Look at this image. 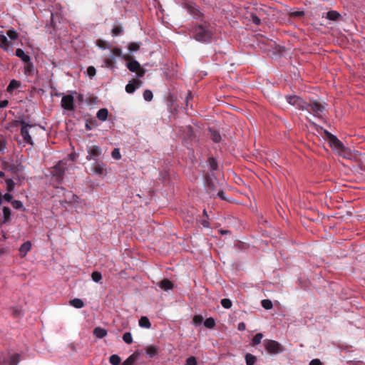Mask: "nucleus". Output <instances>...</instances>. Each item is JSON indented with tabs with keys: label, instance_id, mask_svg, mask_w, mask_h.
Instances as JSON below:
<instances>
[{
	"label": "nucleus",
	"instance_id": "58",
	"mask_svg": "<svg viewBox=\"0 0 365 365\" xmlns=\"http://www.w3.org/2000/svg\"><path fill=\"white\" fill-rule=\"evenodd\" d=\"M9 104V101L7 100L0 101V108H6Z\"/></svg>",
	"mask_w": 365,
	"mask_h": 365
},
{
	"label": "nucleus",
	"instance_id": "54",
	"mask_svg": "<svg viewBox=\"0 0 365 365\" xmlns=\"http://www.w3.org/2000/svg\"><path fill=\"white\" fill-rule=\"evenodd\" d=\"M13 197L9 193H6L4 195H2V200H5L7 202H11Z\"/></svg>",
	"mask_w": 365,
	"mask_h": 365
},
{
	"label": "nucleus",
	"instance_id": "26",
	"mask_svg": "<svg viewBox=\"0 0 365 365\" xmlns=\"http://www.w3.org/2000/svg\"><path fill=\"white\" fill-rule=\"evenodd\" d=\"M31 243L29 242H26L20 247L19 251L21 254L25 255L28 252V251L31 250Z\"/></svg>",
	"mask_w": 365,
	"mask_h": 365
},
{
	"label": "nucleus",
	"instance_id": "33",
	"mask_svg": "<svg viewBox=\"0 0 365 365\" xmlns=\"http://www.w3.org/2000/svg\"><path fill=\"white\" fill-rule=\"evenodd\" d=\"M139 48L140 43H138L133 42L128 45V50L129 52L131 53L138 51L139 50Z\"/></svg>",
	"mask_w": 365,
	"mask_h": 365
},
{
	"label": "nucleus",
	"instance_id": "51",
	"mask_svg": "<svg viewBox=\"0 0 365 365\" xmlns=\"http://www.w3.org/2000/svg\"><path fill=\"white\" fill-rule=\"evenodd\" d=\"M87 73L90 77H93L96 75V68L93 66H89L87 68Z\"/></svg>",
	"mask_w": 365,
	"mask_h": 365
},
{
	"label": "nucleus",
	"instance_id": "16",
	"mask_svg": "<svg viewBox=\"0 0 365 365\" xmlns=\"http://www.w3.org/2000/svg\"><path fill=\"white\" fill-rule=\"evenodd\" d=\"M145 353L148 357H153L158 354V347L155 345L147 346L145 349Z\"/></svg>",
	"mask_w": 365,
	"mask_h": 365
},
{
	"label": "nucleus",
	"instance_id": "61",
	"mask_svg": "<svg viewBox=\"0 0 365 365\" xmlns=\"http://www.w3.org/2000/svg\"><path fill=\"white\" fill-rule=\"evenodd\" d=\"M14 314L16 315V316H19L20 315V311L16 310L14 312Z\"/></svg>",
	"mask_w": 365,
	"mask_h": 365
},
{
	"label": "nucleus",
	"instance_id": "42",
	"mask_svg": "<svg viewBox=\"0 0 365 365\" xmlns=\"http://www.w3.org/2000/svg\"><path fill=\"white\" fill-rule=\"evenodd\" d=\"M123 340L126 343V344H131L132 341H133V337H132V335L130 332H125L123 336Z\"/></svg>",
	"mask_w": 365,
	"mask_h": 365
},
{
	"label": "nucleus",
	"instance_id": "53",
	"mask_svg": "<svg viewBox=\"0 0 365 365\" xmlns=\"http://www.w3.org/2000/svg\"><path fill=\"white\" fill-rule=\"evenodd\" d=\"M122 29L120 27H115L112 30V33L114 36H118L122 33Z\"/></svg>",
	"mask_w": 365,
	"mask_h": 365
},
{
	"label": "nucleus",
	"instance_id": "31",
	"mask_svg": "<svg viewBox=\"0 0 365 365\" xmlns=\"http://www.w3.org/2000/svg\"><path fill=\"white\" fill-rule=\"evenodd\" d=\"M245 360L247 365H254L256 362V357L250 354H247Z\"/></svg>",
	"mask_w": 365,
	"mask_h": 365
},
{
	"label": "nucleus",
	"instance_id": "17",
	"mask_svg": "<svg viewBox=\"0 0 365 365\" xmlns=\"http://www.w3.org/2000/svg\"><path fill=\"white\" fill-rule=\"evenodd\" d=\"M16 56L20 58L25 63H28L31 61L30 56L26 54L21 48L16 49Z\"/></svg>",
	"mask_w": 365,
	"mask_h": 365
},
{
	"label": "nucleus",
	"instance_id": "41",
	"mask_svg": "<svg viewBox=\"0 0 365 365\" xmlns=\"http://www.w3.org/2000/svg\"><path fill=\"white\" fill-rule=\"evenodd\" d=\"M210 131H211L212 139L213 140V141H215V143L220 142L221 140V136H220V133H217V131L212 130H211Z\"/></svg>",
	"mask_w": 365,
	"mask_h": 365
},
{
	"label": "nucleus",
	"instance_id": "44",
	"mask_svg": "<svg viewBox=\"0 0 365 365\" xmlns=\"http://www.w3.org/2000/svg\"><path fill=\"white\" fill-rule=\"evenodd\" d=\"M153 93L149 90H145L143 93V98L146 101H150L153 99Z\"/></svg>",
	"mask_w": 365,
	"mask_h": 365
},
{
	"label": "nucleus",
	"instance_id": "18",
	"mask_svg": "<svg viewBox=\"0 0 365 365\" xmlns=\"http://www.w3.org/2000/svg\"><path fill=\"white\" fill-rule=\"evenodd\" d=\"M138 359V354L134 353L128 356L121 365H134L137 359Z\"/></svg>",
	"mask_w": 365,
	"mask_h": 365
},
{
	"label": "nucleus",
	"instance_id": "7",
	"mask_svg": "<svg viewBox=\"0 0 365 365\" xmlns=\"http://www.w3.org/2000/svg\"><path fill=\"white\" fill-rule=\"evenodd\" d=\"M305 110L310 113H313L314 116L321 118L324 110V107L321 103L313 101L310 103H307V108Z\"/></svg>",
	"mask_w": 365,
	"mask_h": 365
},
{
	"label": "nucleus",
	"instance_id": "34",
	"mask_svg": "<svg viewBox=\"0 0 365 365\" xmlns=\"http://www.w3.org/2000/svg\"><path fill=\"white\" fill-rule=\"evenodd\" d=\"M263 334L261 333L257 334L252 339V343L253 346L257 345L261 343Z\"/></svg>",
	"mask_w": 365,
	"mask_h": 365
},
{
	"label": "nucleus",
	"instance_id": "57",
	"mask_svg": "<svg viewBox=\"0 0 365 365\" xmlns=\"http://www.w3.org/2000/svg\"><path fill=\"white\" fill-rule=\"evenodd\" d=\"M97 45L102 49H106V42L103 41H98L97 42Z\"/></svg>",
	"mask_w": 365,
	"mask_h": 365
},
{
	"label": "nucleus",
	"instance_id": "36",
	"mask_svg": "<svg viewBox=\"0 0 365 365\" xmlns=\"http://www.w3.org/2000/svg\"><path fill=\"white\" fill-rule=\"evenodd\" d=\"M91 278L93 282L98 283L102 279V274L99 272H93L91 274Z\"/></svg>",
	"mask_w": 365,
	"mask_h": 365
},
{
	"label": "nucleus",
	"instance_id": "19",
	"mask_svg": "<svg viewBox=\"0 0 365 365\" xmlns=\"http://www.w3.org/2000/svg\"><path fill=\"white\" fill-rule=\"evenodd\" d=\"M158 286L165 291H168L173 287V283L167 279H165L159 282Z\"/></svg>",
	"mask_w": 365,
	"mask_h": 365
},
{
	"label": "nucleus",
	"instance_id": "13",
	"mask_svg": "<svg viewBox=\"0 0 365 365\" xmlns=\"http://www.w3.org/2000/svg\"><path fill=\"white\" fill-rule=\"evenodd\" d=\"M106 168L103 163L96 161L91 165V170L95 175H101L104 173Z\"/></svg>",
	"mask_w": 365,
	"mask_h": 365
},
{
	"label": "nucleus",
	"instance_id": "37",
	"mask_svg": "<svg viewBox=\"0 0 365 365\" xmlns=\"http://www.w3.org/2000/svg\"><path fill=\"white\" fill-rule=\"evenodd\" d=\"M262 306L267 310L271 309L273 307L272 302L269 299H263L262 301Z\"/></svg>",
	"mask_w": 365,
	"mask_h": 365
},
{
	"label": "nucleus",
	"instance_id": "10",
	"mask_svg": "<svg viewBox=\"0 0 365 365\" xmlns=\"http://www.w3.org/2000/svg\"><path fill=\"white\" fill-rule=\"evenodd\" d=\"M61 106L67 110H72L74 108V98L71 95H66L62 97Z\"/></svg>",
	"mask_w": 365,
	"mask_h": 365
},
{
	"label": "nucleus",
	"instance_id": "6",
	"mask_svg": "<svg viewBox=\"0 0 365 365\" xmlns=\"http://www.w3.org/2000/svg\"><path fill=\"white\" fill-rule=\"evenodd\" d=\"M264 346L266 350L271 354H277L283 351L282 345L277 341L265 339Z\"/></svg>",
	"mask_w": 365,
	"mask_h": 365
},
{
	"label": "nucleus",
	"instance_id": "50",
	"mask_svg": "<svg viewBox=\"0 0 365 365\" xmlns=\"http://www.w3.org/2000/svg\"><path fill=\"white\" fill-rule=\"evenodd\" d=\"M13 207L16 209H21L23 207V203L19 200L11 201Z\"/></svg>",
	"mask_w": 365,
	"mask_h": 365
},
{
	"label": "nucleus",
	"instance_id": "64",
	"mask_svg": "<svg viewBox=\"0 0 365 365\" xmlns=\"http://www.w3.org/2000/svg\"><path fill=\"white\" fill-rule=\"evenodd\" d=\"M86 128L89 130L91 129L90 126L88 124H86Z\"/></svg>",
	"mask_w": 365,
	"mask_h": 365
},
{
	"label": "nucleus",
	"instance_id": "20",
	"mask_svg": "<svg viewBox=\"0 0 365 365\" xmlns=\"http://www.w3.org/2000/svg\"><path fill=\"white\" fill-rule=\"evenodd\" d=\"M93 334L98 339H102L107 335V331L101 327H96L93 330Z\"/></svg>",
	"mask_w": 365,
	"mask_h": 365
},
{
	"label": "nucleus",
	"instance_id": "12",
	"mask_svg": "<svg viewBox=\"0 0 365 365\" xmlns=\"http://www.w3.org/2000/svg\"><path fill=\"white\" fill-rule=\"evenodd\" d=\"M51 173L56 182L59 183L62 181L64 170L62 168L61 164H58L57 165L54 166Z\"/></svg>",
	"mask_w": 365,
	"mask_h": 365
},
{
	"label": "nucleus",
	"instance_id": "28",
	"mask_svg": "<svg viewBox=\"0 0 365 365\" xmlns=\"http://www.w3.org/2000/svg\"><path fill=\"white\" fill-rule=\"evenodd\" d=\"M6 34L11 41L16 40L19 37L18 33L14 29H9Z\"/></svg>",
	"mask_w": 365,
	"mask_h": 365
},
{
	"label": "nucleus",
	"instance_id": "9",
	"mask_svg": "<svg viewBox=\"0 0 365 365\" xmlns=\"http://www.w3.org/2000/svg\"><path fill=\"white\" fill-rule=\"evenodd\" d=\"M13 44L10 40L4 35V32L0 33V48L7 52L13 51Z\"/></svg>",
	"mask_w": 365,
	"mask_h": 365
},
{
	"label": "nucleus",
	"instance_id": "1",
	"mask_svg": "<svg viewBox=\"0 0 365 365\" xmlns=\"http://www.w3.org/2000/svg\"><path fill=\"white\" fill-rule=\"evenodd\" d=\"M191 38L198 42L208 43L211 41L212 32L207 24H196L189 29Z\"/></svg>",
	"mask_w": 365,
	"mask_h": 365
},
{
	"label": "nucleus",
	"instance_id": "59",
	"mask_svg": "<svg viewBox=\"0 0 365 365\" xmlns=\"http://www.w3.org/2000/svg\"><path fill=\"white\" fill-rule=\"evenodd\" d=\"M237 328H238V329H239L240 331H244V330H245V329H246L245 324V323H243V322L239 323Z\"/></svg>",
	"mask_w": 365,
	"mask_h": 365
},
{
	"label": "nucleus",
	"instance_id": "11",
	"mask_svg": "<svg viewBox=\"0 0 365 365\" xmlns=\"http://www.w3.org/2000/svg\"><path fill=\"white\" fill-rule=\"evenodd\" d=\"M126 66L131 72H137L139 77L143 76L144 71L140 69V65L137 61H130V62L127 63Z\"/></svg>",
	"mask_w": 365,
	"mask_h": 365
},
{
	"label": "nucleus",
	"instance_id": "63",
	"mask_svg": "<svg viewBox=\"0 0 365 365\" xmlns=\"http://www.w3.org/2000/svg\"><path fill=\"white\" fill-rule=\"evenodd\" d=\"M2 203V195L0 192V205Z\"/></svg>",
	"mask_w": 365,
	"mask_h": 365
},
{
	"label": "nucleus",
	"instance_id": "45",
	"mask_svg": "<svg viewBox=\"0 0 365 365\" xmlns=\"http://www.w3.org/2000/svg\"><path fill=\"white\" fill-rule=\"evenodd\" d=\"M111 156L115 160H119L121 158L120 150L118 148H114L111 153Z\"/></svg>",
	"mask_w": 365,
	"mask_h": 365
},
{
	"label": "nucleus",
	"instance_id": "62",
	"mask_svg": "<svg viewBox=\"0 0 365 365\" xmlns=\"http://www.w3.org/2000/svg\"><path fill=\"white\" fill-rule=\"evenodd\" d=\"M4 173L3 171H0V177H4Z\"/></svg>",
	"mask_w": 365,
	"mask_h": 365
},
{
	"label": "nucleus",
	"instance_id": "52",
	"mask_svg": "<svg viewBox=\"0 0 365 365\" xmlns=\"http://www.w3.org/2000/svg\"><path fill=\"white\" fill-rule=\"evenodd\" d=\"M251 21L255 25H259L261 23L260 19L258 16H257L256 15H252Z\"/></svg>",
	"mask_w": 365,
	"mask_h": 365
},
{
	"label": "nucleus",
	"instance_id": "27",
	"mask_svg": "<svg viewBox=\"0 0 365 365\" xmlns=\"http://www.w3.org/2000/svg\"><path fill=\"white\" fill-rule=\"evenodd\" d=\"M135 83H138V82L137 81H135L134 83H129L128 84L126 85L125 86V91L127 93H133L135 89L138 87L135 86Z\"/></svg>",
	"mask_w": 365,
	"mask_h": 365
},
{
	"label": "nucleus",
	"instance_id": "35",
	"mask_svg": "<svg viewBox=\"0 0 365 365\" xmlns=\"http://www.w3.org/2000/svg\"><path fill=\"white\" fill-rule=\"evenodd\" d=\"M113 59H115V58H113L112 55L110 56V58L105 59L103 61V66L108 67V68H113L114 67Z\"/></svg>",
	"mask_w": 365,
	"mask_h": 365
},
{
	"label": "nucleus",
	"instance_id": "38",
	"mask_svg": "<svg viewBox=\"0 0 365 365\" xmlns=\"http://www.w3.org/2000/svg\"><path fill=\"white\" fill-rule=\"evenodd\" d=\"M215 322L212 318H208L204 322V326L208 329H212L215 327Z\"/></svg>",
	"mask_w": 365,
	"mask_h": 365
},
{
	"label": "nucleus",
	"instance_id": "24",
	"mask_svg": "<svg viewBox=\"0 0 365 365\" xmlns=\"http://www.w3.org/2000/svg\"><path fill=\"white\" fill-rule=\"evenodd\" d=\"M325 16L329 20L336 21L339 18L340 14L336 11H329L326 13Z\"/></svg>",
	"mask_w": 365,
	"mask_h": 365
},
{
	"label": "nucleus",
	"instance_id": "49",
	"mask_svg": "<svg viewBox=\"0 0 365 365\" xmlns=\"http://www.w3.org/2000/svg\"><path fill=\"white\" fill-rule=\"evenodd\" d=\"M215 195H217L221 200H227L226 197H225V192L223 190H222L220 188L216 192Z\"/></svg>",
	"mask_w": 365,
	"mask_h": 365
},
{
	"label": "nucleus",
	"instance_id": "25",
	"mask_svg": "<svg viewBox=\"0 0 365 365\" xmlns=\"http://www.w3.org/2000/svg\"><path fill=\"white\" fill-rule=\"evenodd\" d=\"M65 196L66 197V200L67 201V199H68V202L70 203H74V202H78V197L77 195H74L73 193H72L71 192H67V193Z\"/></svg>",
	"mask_w": 365,
	"mask_h": 365
},
{
	"label": "nucleus",
	"instance_id": "2",
	"mask_svg": "<svg viewBox=\"0 0 365 365\" xmlns=\"http://www.w3.org/2000/svg\"><path fill=\"white\" fill-rule=\"evenodd\" d=\"M21 125V136L22 139L19 140V145L22 147L26 145L34 146L32 136L35 135L38 128L36 125L27 123L24 120L19 122Z\"/></svg>",
	"mask_w": 365,
	"mask_h": 365
},
{
	"label": "nucleus",
	"instance_id": "22",
	"mask_svg": "<svg viewBox=\"0 0 365 365\" xmlns=\"http://www.w3.org/2000/svg\"><path fill=\"white\" fill-rule=\"evenodd\" d=\"M139 326L142 328L149 329L151 327V324L147 317H141L139 319Z\"/></svg>",
	"mask_w": 365,
	"mask_h": 365
},
{
	"label": "nucleus",
	"instance_id": "14",
	"mask_svg": "<svg viewBox=\"0 0 365 365\" xmlns=\"http://www.w3.org/2000/svg\"><path fill=\"white\" fill-rule=\"evenodd\" d=\"M207 189L211 196H215L216 192L220 189L219 185L211 178L207 180Z\"/></svg>",
	"mask_w": 365,
	"mask_h": 365
},
{
	"label": "nucleus",
	"instance_id": "8",
	"mask_svg": "<svg viewBox=\"0 0 365 365\" xmlns=\"http://www.w3.org/2000/svg\"><path fill=\"white\" fill-rule=\"evenodd\" d=\"M88 160H97L102 155V150L98 145H91L87 148Z\"/></svg>",
	"mask_w": 365,
	"mask_h": 365
},
{
	"label": "nucleus",
	"instance_id": "55",
	"mask_svg": "<svg viewBox=\"0 0 365 365\" xmlns=\"http://www.w3.org/2000/svg\"><path fill=\"white\" fill-rule=\"evenodd\" d=\"M291 15L292 16H295V17H299V16H302L304 15V11H294V12H292L291 14Z\"/></svg>",
	"mask_w": 365,
	"mask_h": 365
},
{
	"label": "nucleus",
	"instance_id": "60",
	"mask_svg": "<svg viewBox=\"0 0 365 365\" xmlns=\"http://www.w3.org/2000/svg\"><path fill=\"white\" fill-rule=\"evenodd\" d=\"M220 232L222 234V235H225V234H227L229 232L228 230H221Z\"/></svg>",
	"mask_w": 365,
	"mask_h": 365
},
{
	"label": "nucleus",
	"instance_id": "47",
	"mask_svg": "<svg viewBox=\"0 0 365 365\" xmlns=\"http://www.w3.org/2000/svg\"><path fill=\"white\" fill-rule=\"evenodd\" d=\"M185 365H197L196 358L194 356H190L186 359Z\"/></svg>",
	"mask_w": 365,
	"mask_h": 365
},
{
	"label": "nucleus",
	"instance_id": "46",
	"mask_svg": "<svg viewBox=\"0 0 365 365\" xmlns=\"http://www.w3.org/2000/svg\"><path fill=\"white\" fill-rule=\"evenodd\" d=\"M6 182L7 186V190L9 192L12 191L15 186V183L14 182V181L11 179H7L6 180Z\"/></svg>",
	"mask_w": 365,
	"mask_h": 365
},
{
	"label": "nucleus",
	"instance_id": "23",
	"mask_svg": "<svg viewBox=\"0 0 365 365\" xmlns=\"http://www.w3.org/2000/svg\"><path fill=\"white\" fill-rule=\"evenodd\" d=\"M21 86V83L16 80H11L7 87V91L11 93L14 89H16Z\"/></svg>",
	"mask_w": 365,
	"mask_h": 365
},
{
	"label": "nucleus",
	"instance_id": "4",
	"mask_svg": "<svg viewBox=\"0 0 365 365\" xmlns=\"http://www.w3.org/2000/svg\"><path fill=\"white\" fill-rule=\"evenodd\" d=\"M327 137L329 138L330 140V143L331 146L338 150L340 152V154L344 155V157H348L347 155L349 153V150L346 148H345L343 144L341 143L339 140L337 139V138L330 133L325 131Z\"/></svg>",
	"mask_w": 365,
	"mask_h": 365
},
{
	"label": "nucleus",
	"instance_id": "48",
	"mask_svg": "<svg viewBox=\"0 0 365 365\" xmlns=\"http://www.w3.org/2000/svg\"><path fill=\"white\" fill-rule=\"evenodd\" d=\"M6 148V140L3 135H0V153L4 151Z\"/></svg>",
	"mask_w": 365,
	"mask_h": 365
},
{
	"label": "nucleus",
	"instance_id": "29",
	"mask_svg": "<svg viewBox=\"0 0 365 365\" xmlns=\"http://www.w3.org/2000/svg\"><path fill=\"white\" fill-rule=\"evenodd\" d=\"M120 361V357L117 354L111 355L109 359V361L112 365H119Z\"/></svg>",
	"mask_w": 365,
	"mask_h": 365
},
{
	"label": "nucleus",
	"instance_id": "32",
	"mask_svg": "<svg viewBox=\"0 0 365 365\" xmlns=\"http://www.w3.org/2000/svg\"><path fill=\"white\" fill-rule=\"evenodd\" d=\"M2 211H3L4 222H6L10 219L11 210L8 207H4Z\"/></svg>",
	"mask_w": 365,
	"mask_h": 365
},
{
	"label": "nucleus",
	"instance_id": "39",
	"mask_svg": "<svg viewBox=\"0 0 365 365\" xmlns=\"http://www.w3.org/2000/svg\"><path fill=\"white\" fill-rule=\"evenodd\" d=\"M221 304L225 309H230L232 303L230 299L225 298L221 300Z\"/></svg>",
	"mask_w": 365,
	"mask_h": 365
},
{
	"label": "nucleus",
	"instance_id": "21",
	"mask_svg": "<svg viewBox=\"0 0 365 365\" xmlns=\"http://www.w3.org/2000/svg\"><path fill=\"white\" fill-rule=\"evenodd\" d=\"M108 115V111L106 108L100 109L96 114V117L102 121L106 120Z\"/></svg>",
	"mask_w": 365,
	"mask_h": 365
},
{
	"label": "nucleus",
	"instance_id": "30",
	"mask_svg": "<svg viewBox=\"0 0 365 365\" xmlns=\"http://www.w3.org/2000/svg\"><path fill=\"white\" fill-rule=\"evenodd\" d=\"M71 304L78 309L82 308L84 305L83 302L81 299H74L70 302Z\"/></svg>",
	"mask_w": 365,
	"mask_h": 365
},
{
	"label": "nucleus",
	"instance_id": "3",
	"mask_svg": "<svg viewBox=\"0 0 365 365\" xmlns=\"http://www.w3.org/2000/svg\"><path fill=\"white\" fill-rule=\"evenodd\" d=\"M19 361L18 354L0 353V365H17Z\"/></svg>",
	"mask_w": 365,
	"mask_h": 365
},
{
	"label": "nucleus",
	"instance_id": "40",
	"mask_svg": "<svg viewBox=\"0 0 365 365\" xmlns=\"http://www.w3.org/2000/svg\"><path fill=\"white\" fill-rule=\"evenodd\" d=\"M203 318L200 315H195L192 319V322L195 326H200L202 322Z\"/></svg>",
	"mask_w": 365,
	"mask_h": 365
},
{
	"label": "nucleus",
	"instance_id": "56",
	"mask_svg": "<svg viewBox=\"0 0 365 365\" xmlns=\"http://www.w3.org/2000/svg\"><path fill=\"white\" fill-rule=\"evenodd\" d=\"M309 365H322V362L319 359H314L309 362Z\"/></svg>",
	"mask_w": 365,
	"mask_h": 365
},
{
	"label": "nucleus",
	"instance_id": "5",
	"mask_svg": "<svg viewBox=\"0 0 365 365\" xmlns=\"http://www.w3.org/2000/svg\"><path fill=\"white\" fill-rule=\"evenodd\" d=\"M287 102L296 107L297 108L304 110L307 108V103L305 102L301 97L293 95L287 96L285 97Z\"/></svg>",
	"mask_w": 365,
	"mask_h": 365
},
{
	"label": "nucleus",
	"instance_id": "15",
	"mask_svg": "<svg viewBox=\"0 0 365 365\" xmlns=\"http://www.w3.org/2000/svg\"><path fill=\"white\" fill-rule=\"evenodd\" d=\"M116 56L120 57L125 61H130L131 56L126 54H123L122 51L118 48H115L112 51V57L115 58Z\"/></svg>",
	"mask_w": 365,
	"mask_h": 365
},
{
	"label": "nucleus",
	"instance_id": "43",
	"mask_svg": "<svg viewBox=\"0 0 365 365\" xmlns=\"http://www.w3.org/2000/svg\"><path fill=\"white\" fill-rule=\"evenodd\" d=\"M209 166L211 170H215L217 168V163L215 160L212 158L208 160Z\"/></svg>",
	"mask_w": 365,
	"mask_h": 365
}]
</instances>
